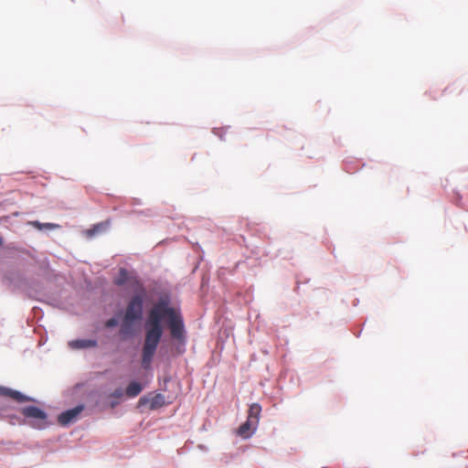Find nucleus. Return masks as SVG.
<instances>
[{
    "label": "nucleus",
    "mask_w": 468,
    "mask_h": 468,
    "mask_svg": "<svg viewBox=\"0 0 468 468\" xmlns=\"http://www.w3.org/2000/svg\"><path fill=\"white\" fill-rule=\"evenodd\" d=\"M142 390H143V388H142L141 384L136 381H133L127 386L125 394L129 398H134V397L138 396Z\"/></svg>",
    "instance_id": "9b49d317"
},
{
    "label": "nucleus",
    "mask_w": 468,
    "mask_h": 468,
    "mask_svg": "<svg viewBox=\"0 0 468 468\" xmlns=\"http://www.w3.org/2000/svg\"><path fill=\"white\" fill-rule=\"evenodd\" d=\"M133 279H137V278L134 277V276H130L129 272L127 271V270H125L123 268H121L120 271H119V275L115 279L114 282H115L116 285H119V286L124 285V284L127 283V284H129V286L134 292L135 285L133 282Z\"/></svg>",
    "instance_id": "39448f33"
},
{
    "label": "nucleus",
    "mask_w": 468,
    "mask_h": 468,
    "mask_svg": "<svg viewBox=\"0 0 468 468\" xmlns=\"http://www.w3.org/2000/svg\"><path fill=\"white\" fill-rule=\"evenodd\" d=\"M167 323L171 336L184 343L186 338L182 314L170 305L168 297L160 298L148 314L145 323V336L142 349V367L149 369L163 335L162 322Z\"/></svg>",
    "instance_id": "f257e3e1"
},
{
    "label": "nucleus",
    "mask_w": 468,
    "mask_h": 468,
    "mask_svg": "<svg viewBox=\"0 0 468 468\" xmlns=\"http://www.w3.org/2000/svg\"><path fill=\"white\" fill-rule=\"evenodd\" d=\"M22 414L28 419L34 420L30 422V425L36 429H43L47 426V414L41 409L36 406H28L22 409Z\"/></svg>",
    "instance_id": "7ed1b4c3"
},
{
    "label": "nucleus",
    "mask_w": 468,
    "mask_h": 468,
    "mask_svg": "<svg viewBox=\"0 0 468 468\" xmlns=\"http://www.w3.org/2000/svg\"><path fill=\"white\" fill-rule=\"evenodd\" d=\"M118 324V320L116 318H111L106 322L107 327H114Z\"/></svg>",
    "instance_id": "2eb2a0df"
},
{
    "label": "nucleus",
    "mask_w": 468,
    "mask_h": 468,
    "mask_svg": "<svg viewBox=\"0 0 468 468\" xmlns=\"http://www.w3.org/2000/svg\"><path fill=\"white\" fill-rule=\"evenodd\" d=\"M139 402H140V404L149 403L150 409L155 410V409L161 408L162 406H164L165 404V399L163 394L158 393L151 399L141 398Z\"/></svg>",
    "instance_id": "423d86ee"
},
{
    "label": "nucleus",
    "mask_w": 468,
    "mask_h": 468,
    "mask_svg": "<svg viewBox=\"0 0 468 468\" xmlns=\"http://www.w3.org/2000/svg\"><path fill=\"white\" fill-rule=\"evenodd\" d=\"M2 244V238L0 237V245Z\"/></svg>",
    "instance_id": "dca6fc26"
},
{
    "label": "nucleus",
    "mask_w": 468,
    "mask_h": 468,
    "mask_svg": "<svg viewBox=\"0 0 468 468\" xmlns=\"http://www.w3.org/2000/svg\"><path fill=\"white\" fill-rule=\"evenodd\" d=\"M107 228H108V223L101 222V223H99V224L93 226V228L88 229L86 231V233H87V236L92 237V236L96 235L97 233H101V232L106 230Z\"/></svg>",
    "instance_id": "f8f14e48"
},
{
    "label": "nucleus",
    "mask_w": 468,
    "mask_h": 468,
    "mask_svg": "<svg viewBox=\"0 0 468 468\" xmlns=\"http://www.w3.org/2000/svg\"><path fill=\"white\" fill-rule=\"evenodd\" d=\"M135 285L133 295L126 307L123 323L122 324L121 333L123 335L128 334L131 324L138 320H141L143 315L144 299L145 296V289L143 283L138 279H133Z\"/></svg>",
    "instance_id": "f03ea898"
},
{
    "label": "nucleus",
    "mask_w": 468,
    "mask_h": 468,
    "mask_svg": "<svg viewBox=\"0 0 468 468\" xmlns=\"http://www.w3.org/2000/svg\"><path fill=\"white\" fill-rule=\"evenodd\" d=\"M122 396L123 390L122 388H117L111 394V397H113L115 399H121Z\"/></svg>",
    "instance_id": "4468645a"
},
{
    "label": "nucleus",
    "mask_w": 468,
    "mask_h": 468,
    "mask_svg": "<svg viewBox=\"0 0 468 468\" xmlns=\"http://www.w3.org/2000/svg\"><path fill=\"white\" fill-rule=\"evenodd\" d=\"M3 394L8 396L17 402L31 401L32 399L19 391L13 390L10 388H4Z\"/></svg>",
    "instance_id": "9d476101"
},
{
    "label": "nucleus",
    "mask_w": 468,
    "mask_h": 468,
    "mask_svg": "<svg viewBox=\"0 0 468 468\" xmlns=\"http://www.w3.org/2000/svg\"><path fill=\"white\" fill-rule=\"evenodd\" d=\"M257 424L253 423L252 420H247L238 429V434L242 438H250L257 428Z\"/></svg>",
    "instance_id": "0eeeda50"
},
{
    "label": "nucleus",
    "mask_w": 468,
    "mask_h": 468,
    "mask_svg": "<svg viewBox=\"0 0 468 468\" xmlns=\"http://www.w3.org/2000/svg\"><path fill=\"white\" fill-rule=\"evenodd\" d=\"M261 412V407L260 404H258V403L251 404L249 409L247 420H252L253 423L258 425Z\"/></svg>",
    "instance_id": "1a4fd4ad"
},
{
    "label": "nucleus",
    "mask_w": 468,
    "mask_h": 468,
    "mask_svg": "<svg viewBox=\"0 0 468 468\" xmlns=\"http://www.w3.org/2000/svg\"><path fill=\"white\" fill-rule=\"evenodd\" d=\"M31 225L34 226L35 228L40 229V230L43 229H54L58 228V225L54 224V223H45V224H42V223H40L38 221H32Z\"/></svg>",
    "instance_id": "ddd939ff"
},
{
    "label": "nucleus",
    "mask_w": 468,
    "mask_h": 468,
    "mask_svg": "<svg viewBox=\"0 0 468 468\" xmlns=\"http://www.w3.org/2000/svg\"><path fill=\"white\" fill-rule=\"evenodd\" d=\"M97 346V341L92 339H77L69 342V346L71 349H83L95 347Z\"/></svg>",
    "instance_id": "6e6552de"
},
{
    "label": "nucleus",
    "mask_w": 468,
    "mask_h": 468,
    "mask_svg": "<svg viewBox=\"0 0 468 468\" xmlns=\"http://www.w3.org/2000/svg\"><path fill=\"white\" fill-rule=\"evenodd\" d=\"M84 407L82 405L77 406L73 409L68 410L61 414H59L58 418V421L60 425L66 426L73 421H75L80 412L83 410Z\"/></svg>",
    "instance_id": "20e7f679"
}]
</instances>
